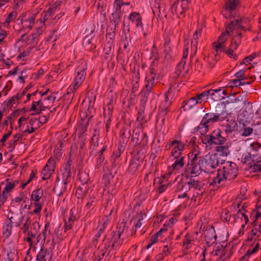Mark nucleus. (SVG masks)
<instances>
[{
  "label": "nucleus",
  "instance_id": "423d86ee",
  "mask_svg": "<svg viewBox=\"0 0 261 261\" xmlns=\"http://www.w3.org/2000/svg\"><path fill=\"white\" fill-rule=\"evenodd\" d=\"M131 141H136L141 147L146 146L148 144L147 134L139 128H135L133 130Z\"/></svg>",
  "mask_w": 261,
  "mask_h": 261
},
{
  "label": "nucleus",
  "instance_id": "1a4fd4ad",
  "mask_svg": "<svg viewBox=\"0 0 261 261\" xmlns=\"http://www.w3.org/2000/svg\"><path fill=\"white\" fill-rule=\"evenodd\" d=\"M31 223V220L30 218H28L25 222L24 223L22 227V230L24 234H27L28 236H31V237H35L36 233H37V227H39L38 223L36 222L33 223L32 224V227L31 228V230H29V227Z\"/></svg>",
  "mask_w": 261,
  "mask_h": 261
},
{
  "label": "nucleus",
  "instance_id": "c85d7f7f",
  "mask_svg": "<svg viewBox=\"0 0 261 261\" xmlns=\"http://www.w3.org/2000/svg\"><path fill=\"white\" fill-rule=\"evenodd\" d=\"M75 220V216L73 215L72 213H70V216L68 218V220L64 218V232H66L68 230L72 228L73 222Z\"/></svg>",
  "mask_w": 261,
  "mask_h": 261
},
{
  "label": "nucleus",
  "instance_id": "cd10ccee",
  "mask_svg": "<svg viewBox=\"0 0 261 261\" xmlns=\"http://www.w3.org/2000/svg\"><path fill=\"white\" fill-rule=\"evenodd\" d=\"M225 248V246H223L220 244H216L214 246V250L212 251V253L214 256H219V258L222 259L223 254V253L224 252Z\"/></svg>",
  "mask_w": 261,
  "mask_h": 261
},
{
  "label": "nucleus",
  "instance_id": "09e8293b",
  "mask_svg": "<svg viewBox=\"0 0 261 261\" xmlns=\"http://www.w3.org/2000/svg\"><path fill=\"white\" fill-rule=\"evenodd\" d=\"M213 91H219V92L215 93L214 92V95H211L212 99H213L214 101H220L223 99L224 98V96L223 95H221V91L222 89L221 88L218 89H212Z\"/></svg>",
  "mask_w": 261,
  "mask_h": 261
},
{
  "label": "nucleus",
  "instance_id": "2eb2a0df",
  "mask_svg": "<svg viewBox=\"0 0 261 261\" xmlns=\"http://www.w3.org/2000/svg\"><path fill=\"white\" fill-rule=\"evenodd\" d=\"M214 145H223L226 141L225 137L222 135V131L217 128L213 131L211 134Z\"/></svg>",
  "mask_w": 261,
  "mask_h": 261
},
{
  "label": "nucleus",
  "instance_id": "f03ea898",
  "mask_svg": "<svg viewBox=\"0 0 261 261\" xmlns=\"http://www.w3.org/2000/svg\"><path fill=\"white\" fill-rule=\"evenodd\" d=\"M221 115V113L216 110H212L205 113L199 125L197 127L198 129H202L200 132L201 134H205L208 131L211 124L220 121Z\"/></svg>",
  "mask_w": 261,
  "mask_h": 261
},
{
  "label": "nucleus",
  "instance_id": "c03bdc74",
  "mask_svg": "<svg viewBox=\"0 0 261 261\" xmlns=\"http://www.w3.org/2000/svg\"><path fill=\"white\" fill-rule=\"evenodd\" d=\"M22 138V135L19 133L16 134L13 138V140H11L9 142V148H11L10 151H12L15 148V146L17 142Z\"/></svg>",
  "mask_w": 261,
  "mask_h": 261
},
{
  "label": "nucleus",
  "instance_id": "9d476101",
  "mask_svg": "<svg viewBox=\"0 0 261 261\" xmlns=\"http://www.w3.org/2000/svg\"><path fill=\"white\" fill-rule=\"evenodd\" d=\"M205 241L208 246H212L217 239V235L214 227L207 228L204 232Z\"/></svg>",
  "mask_w": 261,
  "mask_h": 261
},
{
  "label": "nucleus",
  "instance_id": "5fc2aeb1",
  "mask_svg": "<svg viewBox=\"0 0 261 261\" xmlns=\"http://www.w3.org/2000/svg\"><path fill=\"white\" fill-rule=\"evenodd\" d=\"M46 250H44L43 248H42L40 251H39V253L37 255V260L41 261H45L46 259L45 258V257L46 255Z\"/></svg>",
  "mask_w": 261,
  "mask_h": 261
},
{
  "label": "nucleus",
  "instance_id": "0e129e2a",
  "mask_svg": "<svg viewBox=\"0 0 261 261\" xmlns=\"http://www.w3.org/2000/svg\"><path fill=\"white\" fill-rule=\"evenodd\" d=\"M242 36L241 33L238 32L237 35L234 36V38L232 39L231 41H233V44L236 45L237 47L241 43V39Z\"/></svg>",
  "mask_w": 261,
  "mask_h": 261
},
{
  "label": "nucleus",
  "instance_id": "864d4df0",
  "mask_svg": "<svg viewBox=\"0 0 261 261\" xmlns=\"http://www.w3.org/2000/svg\"><path fill=\"white\" fill-rule=\"evenodd\" d=\"M243 217V219H245V224H247L249 222L248 217L245 213L241 212V210H239L238 211L237 214L236 215H235L234 216V218L235 220H236L237 219L240 218L241 219H242Z\"/></svg>",
  "mask_w": 261,
  "mask_h": 261
},
{
  "label": "nucleus",
  "instance_id": "680f3d73",
  "mask_svg": "<svg viewBox=\"0 0 261 261\" xmlns=\"http://www.w3.org/2000/svg\"><path fill=\"white\" fill-rule=\"evenodd\" d=\"M17 13L16 11H13V12H11L8 15L7 18L5 19V23L9 24L12 20L15 19V18L17 16Z\"/></svg>",
  "mask_w": 261,
  "mask_h": 261
},
{
  "label": "nucleus",
  "instance_id": "de8ad7c7",
  "mask_svg": "<svg viewBox=\"0 0 261 261\" xmlns=\"http://www.w3.org/2000/svg\"><path fill=\"white\" fill-rule=\"evenodd\" d=\"M86 188L84 189L82 187H78L76 190L75 195L78 199H83L86 195Z\"/></svg>",
  "mask_w": 261,
  "mask_h": 261
},
{
  "label": "nucleus",
  "instance_id": "bf43d9fd",
  "mask_svg": "<svg viewBox=\"0 0 261 261\" xmlns=\"http://www.w3.org/2000/svg\"><path fill=\"white\" fill-rule=\"evenodd\" d=\"M225 247V248L224 249V252L223 253V260H226V259L229 258L232 254L231 249H228L227 245H226Z\"/></svg>",
  "mask_w": 261,
  "mask_h": 261
},
{
  "label": "nucleus",
  "instance_id": "e433bc0d",
  "mask_svg": "<svg viewBox=\"0 0 261 261\" xmlns=\"http://www.w3.org/2000/svg\"><path fill=\"white\" fill-rule=\"evenodd\" d=\"M112 237L111 238H107V243L112 242V244L111 245V249H114L115 244L116 243L118 242L120 238V234L118 236L116 234V232L115 231H113L111 232Z\"/></svg>",
  "mask_w": 261,
  "mask_h": 261
},
{
  "label": "nucleus",
  "instance_id": "7c9ffc66",
  "mask_svg": "<svg viewBox=\"0 0 261 261\" xmlns=\"http://www.w3.org/2000/svg\"><path fill=\"white\" fill-rule=\"evenodd\" d=\"M103 182L106 186L110 187L115 184L114 177L112 173L105 174L102 177Z\"/></svg>",
  "mask_w": 261,
  "mask_h": 261
},
{
  "label": "nucleus",
  "instance_id": "79ce46f5",
  "mask_svg": "<svg viewBox=\"0 0 261 261\" xmlns=\"http://www.w3.org/2000/svg\"><path fill=\"white\" fill-rule=\"evenodd\" d=\"M229 31H230V29H228V24L226 27V31L223 32L219 37L218 42L221 44L224 43L226 41L228 36L229 35Z\"/></svg>",
  "mask_w": 261,
  "mask_h": 261
},
{
  "label": "nucleus",
  "instance_id": "39448f33",
  "mask_svg": "<svg viewBox=\"0 0 261 261\" xmlns=\"http://www.w3.org/2000/svg\"><path fill=\"white\" fill-rule=\"evenodd\" d=\"M222 169L218 170L221 172L223 177H225L228 180L236 178L238 174V169L236 164L229 161H223L221 162Z\"/></svg>",
  "mask_w": 261,
  "mask_h": 261
},
{
  "label": "nucleus",
  "instance_id": "a18cd8bd",
  "mask_svg": "<svg viewBox=\"0 0 261 261\" xmlns=\"http://www.w3.org/2000/svg\"><path fill=\"white\" fill-rule=\"evenodd\" d=\"M113 45L112 43L108 42L105 45L103 50L105 53V59H107L109 58V55L112 54V47Z\"/></svg>",
  "mask_w": 261,
  "mask_h": 261
},
{
  "label": "nucleus",
  "instance_id": "4d7b16f0",
  "mask_svg": "<svg viewBox=\"0 0 261 261\" xmlns=\"http://www.w3.org/2000/svg\"><path fill=\"white\" fill-rule=\"evenodd\" d=\"M260 161L254 163L253 165H250L249 169H251L253 172H258L261 171V164Z\"/></svg>",
  "mask_w": 261,
  "mask_h": 261
},
{
  "label": "nucleus",
  "instance_id": "393cba45",
  "mask_svg": "<svg viewBox=\"0 0 261 261\" xmlns=\"http://www.w3.org/2000/svg\"><path fill=\"white\" fill-rule=\"evenodd\" d=\"M227 180L225 177H223L221 172L218 170L217 176L213 178V181L210 184V185L216 186L219 187L223 185L224 181Z\"/></svg>",
  "mask_w": 261,
  "mask_h": 261
},
{
  "label": "nucleus",
  "instance_id": "4c0bfd02",
  "mask_svg": "<svg viewBox=\"0 0 261 261\" xmlns=\"http://www.w3.org/2000/svg\"><path fill=\"white\" fill-rule=\"evenodd\" d=\"M43 195V190L42 189H38L33 191L31 195V199L35 202H38L40 200Z\"/></svg>",
  "mask_w": 261,
  "mask_h": 261
},
{
  "label": "nucleus",
  "instance_id": "c756f323",
  "mask_svg": "<svg viewBox=\"0 0 261 261\" xmlns=\"http://www.w3.org/2000/svg\"><path fill=\"white\" fill-rule=\"evenodd\" d=\"M215 151L217 153H219L220 155L227 156L230 153L228 146L224 145L222 146L221 145H218L215 147Z\"/></svg>",
  "mask_w": 261,
  "mask_h": 261
},
{
  "label": "nucleus",
  "instance_id": "a19ab883",
  "mask_svg": "<svg viewBox=\"0 0 261 261\" xmlns=\"http://www.w3.org/2000/svg\"><path fill=\"white\" fill-rule=\"evenodd\" d=\"M78 176L79 180L82 183L83 185H84L85 184L87 183L89 180L88 174L83 170H79Z\"/></svg>",
  "mask_w": 261,
  "mask_h": 261
},
{
  "label": "nucleus",
  "instance_id": "774afa93",
  "mask_svg": "<svg viewBox=\"0 0 261 261\" xmlns=\"http://www.w3.org/2000/svg\"><path fill=\"white\" fill-rule=\"evenodd\" d=\"M34 205L35 207V210L33 211V213L34 214H38L42 210V205L38 202H35L34 203Z\"/></svg>",
  "mask_w": 261,
  "mask_h": 261
},
{
  "label": "nucleus",
  "instance_id": "72a5a7b5",
  "mask_svg": "<svg viewBox=\"0 0 261 261\" xmlns=\"http://www.w3.org/2000/svg\"><path fill=\"white\" fill-rule=\"evenodd\" d=\"M214 92L217 93V91H213L212 89L204 91L200 94H197V98H198V100H207L210 96L214 95ZM219 92V91H217V92Z\"/></svg>",
  "mask_w": 261,
  "mask_h": 261
},
{
  "label": "nucleus",
  "instance_id": "2f4dec72",
  "mask_svg": "<svg viewBox=\"0 0 261 261\" xmlns=\"http://www.w3.org/2000/svg\"><path fill=\"white\" fill-rule=\"evenodd\" d=\"M239 0H226L225 10H228L230 12L235 10L239 4Z\"/></svg>",
  "mask_w": 261,
  "mask_h": 261
},
{
  "label": "nucleus",
  "instance_id": "a211bd4d",
  "mask_svg": "<svg viewBox=\"0 0 261 261\" xmlns=\"http://www.w3.org/2000/svg\"><path fill=\"white\" fill-rule=\"evenodd\" d=\"M168 111L169 107L163 106V103H162L159 108V113L156 120L158 122H161L162 125L164 124L166 119L168 118Z\"/></svg>",
  "mask_w": 261,
  "mask_h": 261
},
{
  "label": "nucleus",
  "instance_id": "aec40b11",
  "mask_svg": "<svg viewBox=\"0 0 261 261\" xmlns=\"http://www.w3.org/2000/svg\"><path fill=\"white\" fill-rule=\"evenodd\" d=\"M179 0L175 1L171 7V11L174 15L179 17L183 14L185 11L188 8L189 6L185 7L182 6V3H181L179 6H178Z\"/></svg>",
  "mask_w": 261,
  "mask_h": 261
},
{
  "label": "nucleus",
  "instance_id": "b1692460",
  "mask_svg": "<svg viewBox=\"0 0 261 261\" xmlns=\"http://www.w3.org/2000/svg\"><path fill=\"white\" fill-rule=\"evenodd\" d=\"M152 89L153 88H150L148 89L147 86H145L144 88L142 90V91L140 93L139 95L140 96V98H141L140 100L143 105L146 104V103L147 101L148 96H149V94H150Z\"/></svg>",
  "mask_w": 261,
  "mask_h": 261
},
{
  "label": "nucleus",
  "instance_id": "8fccbe9b",
  "mask_svg": "<svg viewBox=\"0 0 261 261\" xmlns=\"http://www.w3.org/2000/svg\"><path fill=\"white\" fill-rule=\"evenodd\" d=\"M201 139L202 143L206 144L207 146L214 145L212 137L211 136V135H204L201 137Z\"/></svg>",
  "mask_w": 261,
  "mask_h": 261
},
{
  "label": "nucleus",
  "instance_id": "37998d69",
  "mask_svg": "<svg viewBox=\"0 0 261 261\" xmlns=\"http://www.w3.org/2000/svg\"><path fill=\"white\" fill-rule=\"evenodd\" d=\"M62 178L64 185V190H65L66 189V185L70 181L71 172L63 171L62 173Z\"/></svg>",
  "mask_w": 261,
  "mask_h": 261
},
{
  "label": "nucleus",
  "instance_id": "7ed1b4c3",
  "mask_svg": "<svg viewBox=\"0 0 261 261\" xmlns=\"http://www.w3.org/2000/svg\"><path fill=\"white\" fill-rule=\"evenodd\" d=\"M197 154H195L186 165L184 175L186 178L195 177L198 176L203 171L201 164L202 161L200 162L199 158H197Z\"/></svg>",
  "mask_w": 261,
  "mask_h": 261
},
{
  "label": "nucleus",
  "instance_id": "4be33fe9",
  "mask_svg": "<svg viewBox=\"0 0 261 261\" xmlns=\"http://www.w3.org/2000/svg\"><path fill=\"white\" fill-rule=\"evenodd\" d=\"M35 17L34 16H30L28 18L23 20L20 18L17 19V21L20 20V22L23 24L21 29L18 30V32L20 33L23 29H29L30 30L32 29L33 25L35 23Z\"/></svg>",
  "mask_w": 261,
  "mask_h": 261
},
{
  "label": "nucleus",
  "instance_id": "20e7f679",
  "mask_svg": "<svg viewBox=\"0 0 261 261\" xmlns=\"http://www.w3.org/2000/svg\"><path fill=\"white\" fill-rule=\"evenodd\" d=\"M200 162L202 161L201 166L203 171L210 173L213 172V170L218 166L219 160L217 153L207 154L203 157H199Z\"/></svg>",
  "mask_w": 261,
  "mask_h": 261
},
{
  "label": "nucleus",
  "instance_id": "ddd939ff",
  "mask_svg": "<svg viewBox=\"0 0 261 261\" xmlns=\"http://www.w3.org/2000/svg\"><path fill=\"white\" fill-rule=\"evenodd\" d=\"M128 18L130 20H131L132 22L136 25V27L141 28V31L143 32L144 36L147 35V33L144 31L143 24L142 21V16L140 15L139 13L136 12H132L130 14Z\"/></svg>",
  "mask_w": 261,
  "mask_h": 261
},
{
  "label": "nucleus",
  "instance_id": "6e6d98bb",
  "mask_svg": "<svg viewBox=\"0 0 261 261\" xmlns=\"http://www.w3.org/2000/svg\"><path fill=\"white\" fill-rule=\"evenodd\" d=\"M124 37L125 38L122 40L121 44L123 45L124 49H126L130 43L131 38L129 35L127 36L126 34Z\"/></svg>",
  "mask_w": 261,
  "mask_h": 261
},
{
  "label": "nucleus",
  "instance_id": "052dcab7",
  "mask_svg": "<svg viewBox=\"0 0 261 261\" xmlns=\"http://www.w3.org/2000/svg\"><path fill=\"white\" fill-rule=\"evenodd\" d=\"M259 247V243H257L256 244V245L255 246V247H254V248H253L252 249H249V250H248L247 251V252H246L245 255L243 257L242 259L245 258V257L246 256L249 257L251 255H252L253 253L256 252L258 251V250Z\"/></svg>",
  "mask_w": 261,
  "mask_h": 261
},
{
  "label": "nucleus",
  "instance_id": "3c124183",
  "mask_svg": "<svg viewBox=\"0 0 261 261\" xmlns=\"http://www.w3.org/2000/svg\"><path fill=\"white\" fill-rule=\"evenodd\" d=\"M6 185L4 189L3 192L5 193H7L10 192H11L12 189L15 187L16 184L15 182H11L10 181H9V179H7L6 180Z\"/></svg>",
  "mask_w": 261,
  "mask_h": 261
},
{
  "label": "nucleus",
  "instance_id": "412c9836",
  "mask_svg": "<svg viewBox=\"0 0 261 261\" xmlns=\"http://www.w3.org/2000/svg\"><path fill=\"white\" fill-rule=\"evenodd\" d=\"M175 160L174 163L170 167L172 169V170L175 169H179V168H182L185 165L184 159L185 156L182 155L181 152H179L177 156L174 155L173 156Z\"/></svg>",
  "mask_w": 261,
  "mask_h": 261
},
{
  "label": "nucleus",
  "instance_id": "13d9d810",
  "mask_svg": "<svg viewBox=\"0 0 261 261\" xmlns=\"http://www.w3.org/2000/svg\"><path fill=\"white\" fill-rule=\"evenodd\" d=\"M186 61H181L177 65L176 68V73L177 75H180L182 70L185 68Z\"/></svg>",
  "mask_w": 261,
  "mask_h": 261
},
{
  "label": "nucleus",
  "instance_id": "473e14b6",
  "mask_svg": "<svg viewBox=\"0 0 261 261\" xmlns=\"http://www.w3.org/2000/svg\"><path fill=\"white\" fill-rule=\"evenodd\" d=\"M238 124L237 122L234 120H228V123L226 125L225 132L226 134H230L234 131L237 128Z\"/></svg>",
  "mask_w": 261,
  "mask_h": 261
},
{
  "label": "nucleus",
  "instance_id": "6e6552de",
  "mask_svg": "<svg viewBox=\"0 0 261 261\" xmlns=\"http://www.w3.org/2000/svg\"><path fill=\"white\" fill-rule=\"evenodd\" d=\"M55 168L56 162L54 159L50 158L42 171V180H44L48 179L54 173Z\"/></svg>",
  "mask_w": 261,
  "mask_h": 261
},
{
  "label": "nucleus",
  "instance_id": "a878e982",
  "mask_svg": "<svg viewBox=\"0 0 261 261\" xmlns=\"http://www.w3.org/2000/svg\"><path fill=\"white\" fill-rule=\"evenodd\" d=\"M198 99L197 98V96L191 97L187 101H184L182 107L185 108V110H189L198 103Z\"/></svg>",
  "mask_w": 261,
  "mask_h": 261
},
{
  "label": "nucleus",
  "instance_id": "ea45409f",
  "mask_svg": "<svg viewBox=\"0 0 261 261\" xmlns=\"http://www.w3.org/2000/svg\"><path fill=\"white\" fill-rule=\"evenodd\" d=\"M12 225L8 222H6L3 227V234L8 239L11 234Z\"/></svg>",
  "mask_w": 261,
  "mask_h": 261
},
{
  "label": "nucleus",
  "instance_id": "f3484780",
  "mask_svg": "<svg viewBox=\"0 0 261 261\" xmlns=\"http://www.w3.org/2000/svg\"><path fill=\"white\" fill-rule=\"evenodd\" d=\"M86 74V69L83 68L78 70L77 75L75 77L74 82L72 83L73 89L76 90L84 81Z\"/></svg>",
  "mask_w": 261,
  "mask_h": 261
},
{
  "label": "nucleus",
  "instance_id": "bb28decb",
  "mask_svg": "<svg viewBox=\"0 0 261 261\" xmlns=\"http://www.w3.org/2000/svg\"><path fill=\"white\" fill-rule=\"evenodd\" d=\"M39 40V39L37 38L35 35L32 33L31 35L28 36L27 35L25 44L27 45H30V47L33 48L38 43Z\"/></svg>",
  "mask_w": 261,
  "mask_h": 261
},
{
  "label": "nucleus",
  "instance_id": "dca6fc26",
  "mask_svg": "<svg viewBox=\"0 0 261 261\" xmlns=\"http://www.w3.org/2000/svg\"><path fill=\"white\" fill-rule=\"evenodd\" d=\"M156 77V72L155 69L151 67L149 69V71L147 74L145 78L146 86H147L148 89L150 88H153L155 85V80Z\"/></svg>",
  "mask_w": 261,
  "mask_h": 261
},
{
  "label": "nucleus",
  "instance_id": "9b49d317",
  "mask_svg": "<svg viewBox=\"0 0 261 261\" xmlns=\"http://www.w3.org/2000/svg\"><path fill=\"white\" fill-rule=\"evenodd\" d=\"M186 178V185H187V187L186 192L190 191L191 189H194L200 192L203 189L204 184L201 181L195 179L194 177Z\"/></svg>",
  "mask_w": 261,
  "mask_h": 261
},
{
  "label": "nucleus",
  "instance_id": "58836bf2",
  "mask_svg": "<svg viewBox=\"0 0 261 261\" xmlns=\"http://www.w3.org/2000/svg\"><path fill=\"white\" fill-rule=\"evenodd\" d=\"M140 164L138 162L134 160H131L129 163V167L127 171L132 174H135L138 171V167Z\"/></svg>",
  "mask_w": 261,
  "mask_h": 261
},
{
  "label": "nucleus",
  "instance_id": "6ab92c4d",
  "mask_svg": "<svg viewBox=\"0 0 261 261\" xmlns=\"http://www.w3.org/2000/svg\"><path fill=\"white\" fill-rule=\"evenodd\" d=\"M9 221L8 222L13 226V224L16 227L19 226L22 222L23 216L21 215L14 214L11 211L8 215Z\"/></svg>",
  "mask_w": 261,
  "mask_h": 261
},
{
  "label": "nucleus",
  "instance_id": "e2e57ef3",
  "mask_svg": "<svg viewBox=\"0 0 261 261\" xmlns=\"http://www.w3.org/2000/svg\"><path fill=\"white\" fill-rule=\"evenodd\" d=\"M126 222H122L120 224H118V225L117 226V230L115 231L116 234L118 236L119 233L120 234V236H121V234L123 233L124 231V228L125 227L126 225Z\"/></svg>",
  "mask_w": 261,
  "mask_h": 261
},
{
  "label": "nucleus",
  "instance_id": "f704fd0d",
  "mask_svg": "<svg viewBox=\"0 0 261 261\" xmlns=\"http://www.w3.org/2000/svg\"><path fill=\"white\" fill-rule=\"evenodd\" d=\"M130 135L131 134L130 130L126 133V129L125 128H123L121 129L120 130L121 140L120 141V142L119 143V144H123V145L125 146Z\"/></svg>",
  "mask_w": 261,
  "mask_h": 261
},
{
  "label": "nucleus",
  "instance_id": "603ef678",
  "mask_svg": "<svg viewBox=\"0 0 261 261\" xmlns=\"http://www.w3.org/2000/svg\"><path fill=\"white\" fill-rule=\"evenodd\" d=\"M91 143V149L92 151L94 150H96L97 147H98L99 142L98 141V138L96 137V135H94L92 136V138L90 141Z\"/></svg>",
  "mask_w": 261,
  "mask_h": 261
},
{
  "label": "nucleus",
  "instance_id": "5701e85b",
  "mask_svg": "<svg viewBox=\"0 0 261 261\" xmlns=\"http://www.w3.org/2000/svg\"><path fill=\"white\" fill-rule=\"evenodd\" d=\"M186 143L179 139L178 143H176L171 150L170 156H174L178 151L181 152L185 149Z\"/></svg>",
  "mask_w": 261,
  "mask_h": 261
},
{
  "label": "nucleus",
  "instance_id": "f257e3e1",
  "mask_svg": "<svg viewBox=\"0 0 261 261\" xmlns=\"http://www.w3.org/2000/svg\"><path fill=\"white\" fill-rule=\"evenodd\" d=\"M242 105H244V107L242 112L238 115V119L240 124L242 123L243 126H245L246 123H250L253 120L254 110L252 103L245 100H243L242 97L236 98L231 101V106L233 107L239 108Z\"/></svg>",
  "mask_w": 261,
  "mask_h": 261
},
{
  "label": "nucleus",
  "instance_id": "49530a36",
  "mask_svg": "<svg viewBox=\"0 0 261 261\" xmlns=\"http://www.w3.org/2000/svg\"><path fill=\"white\" fill-rule=\"evenodd\" d=\"M171 88H170L166 93L165 101L162 103H163V106H167V107H169L171 105L172 103V97L170 99L169 97L171 96Z\"/></svg>",
  "mask_w": 261,
  "mask_h": 261
},
{
  "label": "nucleus",
  "instance_id": "c9c22d12",
  "mask_svg": "<svg viewBox=\"0 0 261 261\" xmlns=\"http://www.w3.org/2000/svg\"><path fill=\"white\" fill-rule=\"evenodd\" d=\"M193 240H194L193 237L190 234L187 233L185 236V238L183 241V242H182V246L184 247V251H186L190 248L191 243Z\"/></svg>",
  "mask_w": 261,
  "mask_h": 261
},
{
  "label": "nucleus",
  "instance_id": "0eeeda50",
  "mask_svg": "<svg viewBox=\"0 0 261 261\" xmlns=\"http://www.w3.org/2000/svg\"><path fill=\"white\" fill-rule=\"evenodd\" d=\"M250 20L247 17H242L240 19H237L236 21L232 20L228 24V29H230V31L237 30V32L239 29L246 31V30H250V25H249Z\"/></svg>",
  "mask_w": 261,
  "mask_h": 261
},
{
  "label": "nucleus",
  "instance_id": "4468645a",
  "mask_svg": "<svg viewBox=\"0 0 261 261\" xmlns=\"http://www.w3.org/2000/svg\"><path fill=\"white\" fill-rule=\"evenodd\" d=\"M115 8V11L112 14L110 18V22L112 23V28L111 30V31H113V33L116 29V25H117L120 22L121 14V10H120L119 7L118 8Z\"/></svg>",
  "mask_w": 261,
  "mask_h": 261
},
{
  "label": "nucleus",
  "instance_id": "f8f14e48",
  "mask_svg": "<svg viewBox=\"0 0 261 261\" xmlns=\"http://www.w3.org/2000/svg\"><path fill=\"white\" fill-rule=\"evenodd\" d=\"M125 148V146L123 145V144H118L117 149L114 151L113 154L111 156L112 167L115 168L119 164L120 160H119V158L124 151Z\"/></svg>",
  "mask_w": 261,
  "mask_h": 261
},
{
  "label": "nucleus",
  "instance_id": "69168bd1",
  "mask_svg": "<svg viewBox=\"0 0 261 261\" xmlns=\"http://www.w3.org/2000/svg\"><path fill=\"white\" fill-rule=\"evenodd\" d=\"M233 50H234L229 48L227 50L224 49L223 52L227 54L229 56V57L232 58L234 60H237L238 59V56L234 53Z\"/></svg>",
  "mask_w": 261,
  "mask_h": 261
},
{
  "label": "nucleus",
  "instance_id": "338daca9",
  "mask_svg": "<svg viewBox=\"0 0 261 261\" xmlns=\"http://www.w3.org/2000/svg\"><path fill=\"white\" fill-rule=\"evenodd\" d=\"M187 189V185H186L185 182H178V184L176 186L175 191L179 192L180 191H186V190Z\"/></svg>",
  "mask_w": 261,
  "mask_h": 261
}]
</instances>
